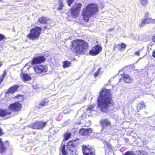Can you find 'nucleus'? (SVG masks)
Instances as JSON below:
<instances>
[{
  "mask_svg": "<svg viewBox=\"0 0 155 155\" xmlns=\"http://www.w3.org/2000/svg\"><path fill=\"white\" fill-rule=\"evenodd\" d=\"M6 74V72L5 71H4V73L2 76L0 77V84L3 81V79H4Z\"/></svg>",
  "mask_w": 155,
  "mask_h": 155,
  "instance_id": "cd10ccee",
  "label": "nucleus"
},
{
  "mask_svg": "<svg viewBox=\"0 0 155 155\" xmlns=\"http://www.w3.org/2000/svg\"><path fill=\"white\" fill-rule=\"evenodd\" d=\"M153 56L154 58H155V50L153 51Z\"/></svg>",
  "mask_w": 155,
  "mask_h": 155,
  "instance_id": "58836bf2",
  "label": "nucleus"
},
{
  "mask_svg": "<svg viewBox=\"0 0 155 155\" xmlns=\"http://www.w3.org/2000/svg\"><path fill=\"white\" fill-rule=\"evenodd\" d=\"M34 69L35 72L38 74L42 72H46L48 71V67L46 65H39L34 66Z\"/></svg>",
  "mask_w": 155,
  "mask_h": 155,
  "instance_id": "6e6552de",
  "label": "nucleus"
},
{
  "mask_svg": "<svg viewBox=\"0 0 155 155\" xmlns=\"http://www.w3.org/2000/svg\"><path fill=\"white\" fill-rule=\"evenodd\" d=\"M39 22L41 23H46L47 22V19L46 18L42 17L38 19Z\"/></svg>",
  "mask_w": 155,
  "mask_h": 155,
  "instance_id": "5701e85b",
  "label": "nucleus"
},
{
  "mask_svg": "<svg viewBox=\"0 0 155 155\" xmlns=\"http://www.w3.org/2000/svg\"><path fill=\"white\" fill-rule=\"evenodd\" d=\"M124 155H135L133 152L132 151H127L126 152Z\"/></svg>",
  "mask_w": 155,
  "mask_h": 155,
  "instance_id": "2f4dec72",
  "label": "nucleus"
},
{
  "mask_svg": "<svg viewBox=\"0 0 155 155\" xmlns=\"http://www.w3.org/2000/svg\"><path fill=\"white\" fill-rule=\"evenodd\" d=\"M21 77L23 81H28L31 79V77L29 75L26 74L21 73Z\"/></svg>",
  "mask_w": 155,
  "mask_h": 155,
  "instance_id": "f3484780",
  "label": "nucleus"
},
{
  "mask_svg": "<svg viewBox=\"0 0 155 155\" xmlns=\"http://www.w3.org/2000/svg\"><path fill=\"white\" fill-rule=\"evenodd\" d=\"M140 54V51H138L136 52L135 53V54L137 55V56H139Z\"/></svg>",
  "mask_w": 155,
  "mask_h": 155,
  "instance_id": "e433bc0d",
  "label": "nucleus"
},
{
  "mask_svg": "<svg viewBox=\"0 0 155 155\" xmlns=\"http://www.w3.org/2000/svg\"><path fill=\"white\" fill-rule=\"evenodd\" d=\"M2 142V140L1 138H0V143Z\"/></svg>",
  "mask_w": 155,
  "mask_h": 155,
  "instance_id": "c03bdc74",
  "label": "nucleus"
},
{
  "mask_svg": "<svg viewBox=\"0 0 155 155\" xmlns=\"http://www.w3.org/2000/svg\"><path fill=\"white\" fill-rule=\"evenodd\" d=\"M99 10L98 5L94 3L88 4L84 6L81 11V15L84 21H87L91 16H93Z\"/></svg>",
  "mask_w": 155,
  "mask_h": 155,
  "instance_id": "f03ea898",
  "label": "nucleus"
},
{
  "mask_svg": "<svg viewBox=\"0 0 155 155\" xmlns=\"http://www.w3.org/2000/svg\"><path fill=\"white\" fill-rule=\"evenodd\" d=\"M21 105L19 102H16L12 104L8 107L9 110H12L15 111H18L20 110L21 108Z\"/></svg>",
  "mask_w": 155,
  "mask_h": 155,
  "instance_id": "9b49d317",
  "label": "nucleus"
},
{
  "mask_svg": "<svg viewBox=\"0 0 155 155\" xmlns=\"http://www.w3.org/2000/svg\"><path fill=\"white\" fill-rule=\"evenodd\" d=\"M64 113H66V112L65 111H64Z\"/></svg>",
  "mask_w": 155,
  "mask_h": 155,
  "instance_id": "49530a36",
  "label": "nucleus"
},
{
  "mask_svg": "<svg viewBox=\"0 0 155 155\" xmlns=\"http://www.w3.org/2000/svg\"><path fill=\"white\" fill-rule=\"evenodd\" d=\"M47 27L46 26H45L44 27H43V28L45 29L46 30L47 28Z\"/></svg>",
  "mask_w": 155,
  "mask_h": 155,
  "instance_id": "79ce46f5",
  "label": "nucleus"
},
{
  "mask_svg": "<svg viewBox=\"0 0 155 155\" xmlns=\"http://www.w3.org/2000/svg\"><path fill=\"white\" fill-rule=\"evenodd\" d=\"M143 19L145 20L146 24L151 23V18H148Z\"/></svg>",
  "mask_w": 155,
  "mask_h": 155,
  "instance_id": "473e14b6",
  "label": "nucleus"
},
{
  "mask_svg": "<svg viewBox=\"0 0 155 155\" xmlns=\"http://www.w3.org/2000/svg\"><path fill=\"white\" fill-rule=\"evenodd\" d=\"M71 43V49L79 53H84L88 46L87 43L83 40H77L72 41Z\"/></svg>",
  "mask_w": 155,
  "mask_h": 155,
  "instance_id": "7ed1b4c3",
  "label": "nucleus"
},
{
  "mask_svg": "<svg viewBox=\"0 0 155 155\" xmlns=\"http://www.w3.org/2000/svg\"><path fill=\"white\" fill-rule=\"evenodd\" d=\"M45 58L43 56H38L34 58L31 62V64H36L40 63L45 60Z\"/></svg>",
  "mask_w": 155,
  "mask_h": 155,
  "instance_id": "ddd939ff",
  "label": "nucleus"
},
{
  "mask_svg": "<svg viewBox=\"0 0 155 155\" xmlns=\"http://www.w3.org/2000/svg\"><path fill=\"white\" fill-rule=\"evenodd\" d=\"M5 37V36L2 34H0V41L2 40Z\"/></svg>",
  "mask_w": 155,
  "mask_h": 155,
  "instance_id": "c9c22d12",
  "label": "nucleus"
},
{
  "mask_svg": "<svg viewBox=\"0 0 155 155\" xmlns=\"http://www.w3.org/2000/svg\"><path fill=\"white\" fill-rule=\"evenodd\" d=\"M111 90L104 88L100 92L98 99V106L103 112H106L108 107L111 105Z\"/></svg>",
  "mask_w": 155,
  "mask_h": 155,
  "instance_id": "f257e3e1",
  "label": "nucleus"
},
{
  "mask_svg": "<svg viewBox=\"0 0 155 155\" xmlns=\"http://www.w3.org/2000/svg\"><path fill=\"white\" fill-rule=\"evenodd\" d=\"M63 67L64 68H67L70 67L71 64L70 62L68 61H65L63 62Z\"/></svg>",
  "mask_w": 155,
  "mask_h": 155,
  "instance_id": "b1692460",
  "label": "nucleus"
},
{
  "mask_svg": "<svg viewBox=\"0 0 155 155\" xmlns=\"http://www.w3.org/2000/svg\"><path fill=\"white\" fill-rule=\"evenodd\" d=\"M71 134L70 133H67L65 134L64 135V140H67L71 137Z\"/></svg>",
  "mask_w": 155,
  "mask_h": 155,
  "instance_id": "a878e982",
  "label": "nucleus"
},
{
  "mask_svg": "<svg viewBox=\"0 0 155 155\" xmlns=\"http://www.w3.org/2000/svg\"><path fill=\"white\" fill-rule=\"evenodd\" d=\"M21 97V99H22V97L21 96H20V95H18V97Z\"/></svg>",
  "mask_w": 155,
  "mask_h": 155,
  "instance_id": "37998d69",
  "label": "nucleus"
},
{
  "mask_svg": "<svg viewBox=\"0 0 155 155\" xmlns=\"http://www.w3.org/2000/svg\"><path fill=\"white\" fill-rule=\"evenodd\" d=\"M117 47L118 48V49L122 51L125 49L126 45L125 44L123 43L121 44H119L118 45H115L114 46V49H115V48Z\"/></svg>",
  "mask_w": 155,
  "mask_h": 155,
  "instance_id": "6ab92c4d",
  "label": "nucleus"
},
{
  "mask_svg": "<svg viewBox=\"0 0 155 155\" xmlns=\"http://www.w3.org/2000/svg\"><path fill=\"white\" fill-rule=\"evenodd\" d=\"M42 29L39 27H36L31 30L30 34L28 35V37L31 39H34L37 37L41 33Z\"/></svg>",
  "mask_w": 155,
  "mask_h": 155,
  "instance_id": "39448f33",
  "label": "nucleus"
},
{
  "mask_svg": "<svg viewBox=\"0 0 155 155\" xmlns=\"http://www.w3.org/2000/svg\"><path fill=\"white\" fill-rule=\"evenodd\" d=\"M60 150H61L63 155H67V153L69 154L68 150H65V145L63 144V142L60 148Z\"/></svg>",
  "mask_w": 155,
  "mask_h": 155,
  "instance_id": "412c9836",
  "label": "nucleus"
},
{
  "mask_svg": "<svg viewBox=\"0 0 155 155\" xmlns=\"http://www.w3.org/2000/svg\"><path fill=\"white\" fill-rule=\"evenodd\" d=\"M100 124L102 127V132H110L111 128L110 122L108 119H104L100 121Z\"/></svg>",
  "mask_w": 155,
  "mask_h": 155,
  "instance_id": "20e7f679",
  "label": "nucleus"
},
{
  "mask_svg": "<svg viewBox=\"0 0 155 155\" xmlns=\"http://www.w3.org/2000/svg\"><path fill=\"white\" fill-rule=\"evenodd\" d=\"M151 23H155V19H151Z\"/></svg>",
  "mask_w": 155,
  "mask_h": 155,
  "instance_id": "4c0bfd02",
  "label": "nucleus"
},
{
  "mask_svg": "<svg viewBox=\"0 0 155 155\" xmlns=\"http://www.w3.org/2000/svg\"><path fill=\"white\" fill-rule=\"evenodd\" d=\"M19 87L18 85H15L11 87L8 90V93H13L18 90Z\"/></svg>",
  "mask_w": 155,
  "mask_h": 155,
  "instance_id": "aec40b11",
  "label": "nucleus"
},
{
  "mask_svg": "<svg viewBox=\"0 0 155 155\" xmlns=\"http://www.w3.org/2000/svg\"><path fill=\"white\" fill-rule=\"evenodd\" d=\"M3 134L2 132V130L1 128H0V136L2 135Z\"/></svg>",
  "mask_w": 155,
  "mask_h": 155,
  "instance_id": "ea45409f",
  "label": "nucleus"
},
{
  "mask_svg": "<svg viewBox=\"0 0 155 155\" xmlns=\"http://www.w3.org/2000/svg\"><path fill=\"white\" fill-rule=\"evenodd\" d=\"M102 49L101 47L98 45L93 47L91 50L89 51V53L91 55H96L99 54L101 51Z\"/></svg>",
  "mask_w": 155,
  "mask_h": 155,
  "instance_id": "9d476101",
  "label": "nucleus"
},
{
  "mask_svg": "<svg viewBox=\"0 0 155 155\" xmlns=\"http://www.w3.org/2000/svg\"><path fill=\"white\" fill-rule=\"evenodd\" d=\"M48 101L47 99H44L40 104H37V106L38 108H41L43 106L47 105L48 104Z\"/></svg>",
  "mask_w": 155,
  "mask_h": 155,
  "instance_id": "a211bd4d",
  "label": "nucleus"
},
{
  "mask_svg": "<svg viewBox=\"0 0 155 155\" xmlns=\"http://www.w3.org/2000/svg\"><path fill=\"white\" fill-rule=\"evenodd\" d=\"M46 124H47L46 122L44 121L37 122L31 124L30 125V127L34 129H39L44 127Z\"/></svg>",
  "mask_w": 155,
  "mask_h": 155,
  "instance_id": "f8f14e48",
  "label": "nucleus"
},
{
  "mask_svg": "<svg viewBox=\"0 0 155 155\" xmlns=\"http://www.w3.org/2000/svg\"><path fill=\"white\" fill-rule=\"evenodd\" d=\"M100 68H99L97 72H95L94 74V76L95 77H97L98 75L99 74V72L100 71Z\"/></svg>",
  "mask_w": 155,
  "mask_h": 155,
  "instance_id": "f704fd0d",
  "label": "nucleus"
},
{
  "mask_svg": "<svg viewBox=\"0 0 155 155\" xmlns=\"http://www.w3.org/2000/svg\"><path fill=\"white\" fill-rule=\"evenodd\" d=\"M141 5L143 6H145L148 3V0H139Z\"/></svg>",
  "mask_w": 155,
  "mask_h": 155,
  "instance_id": "393cba45",
  "label": "nucleus"
},
{
  "mask_svg": "<svg viewBox=\"0 0 155 155\" xmlns=\"http://www.w3.org/2000/svg\"><path fill=\"white\" fill-rule=\"evenodd\" d=\"M74 0H68V5L70 6L71 4L73 2Z\"/></svg>",
  "mask_w": 155,
  "mask_h": 155,
  "instance_id": "72a5a7b5",
  "label": "nucleus"
},
{
  "mask_svg": "<svg viewBox=\"0 0 155 155\" xmlns=\"http://www.w3.org/2000/svg\"><path fill=\"white\" fill-rule=\"evenodd\" d=\"M5 150V148L3 144L1 145L0 148V151L1 152H3Z\"/></svg>",
  "mask_w": 155,
  "mask_h": 155,
  "instance_id": "7c9ffc66",
  "label": "nucleus"
},
{
  "mask_svg": "<svg viewBox=\"0 0 155 155\" xmlns=\"http://www.w3.org/2000/svg\"><path fill=\"white\" fill-rule=\"evenodd\" d=\"M122 77L124 81L126 83H131L133 81V78L128 74H124Z\"/></svg>",
  "mask_w": 155,
  "mask_h": 155,
  "instance_id": "dca6fc26",
  "label": "nucleus"
},
{
  "mask_svg": "<svg viewBox=\"0 0 155 155\" xmlns=\"http://www.w3.org/2000/svg\"><path fill=\"white\" fill-rule=\"evenodd\" d=\"M92 132V130L91 128H82L79 131V133L84 136L89 135Z\"/></svg>",
  "mask_w": 155,
  "mask_h": 155,
  "instance_id": "2eb2a0df",
  "label": "nucleus"
},
{
  "mask_svg": "<svg viewBox=\"0 0 155 155\" xmlns=\"http://www.w3.org/2000/svg\"><path fill=\"white\" fill-rule=\"evenodd\" d=\"M104 143L105 145L106 144V145L108 146L109 145V143H108L106 141H105L104 142Z\"/></svg>",
  "mask_w": 155,
  "mask_h": 155,
  "instance_id": "a19ab883",
  "label": "nucleus"
},
{
  "mask_svg": "<svg viewBox=\"0 0 155 155\" xmlns=\"http://www.w3.org/2000/svg\"><path fill=\"white\" fill-rule=\"evenodd\" d=\"M112 30V29H110V31H111Z\"/></svg>",
  "mask_w": 155,
  "mask_h": 155,
  "instance_id": "a18cd8bd",
  "label": "nucleus"
},
{
  "mask_svg": "<svg viewBox=\"0 0 155 155\" xmlns=\"http://www.w3.org/2000/svg\"><path fill=\"white\" fill-rule=\"evenodd\" d=\"M95 105L94 104H92L91 105H89L88 108H87V110H91L92 111L93 110V109Z\"/></svg>",
  "mask_w": 155,
  "mask_h": 155,
  "instance_id": "c756f323",
  "label": "nucleus"
},
{
  "mask_svg": "<svg viewBox=\"0 0 155 155\" xmlns=\"http://www.w3.org/2000/svg\"><path fill=\"white\" fill-rule=\"evenodd\" d=\"M146 24L145 20L143 19L142 20L141 22L139 24V26L140 27H141L144 26Z\"/></svg>",
  "mask_w": 155,
  "mask_h": 155,
  "instance_id": "c85d7f7f",
  "label": "nucleus"
},
{
  "mask_svg": "<svg viewBox=\"0 0 155 155\" xmlns=\"http://www.w3.org/2000/svg\"><path fill=\"white\" fill-rule=\"evenodd\" d=\"M63 4L62 2L61 1H60L59 2V5L58 7V9L61 10L63 8Z\"/></svg>",
  "mask_w": 155,
  "mask_h": 155,
  "instance_id": "bb28decb",
  "label": "nucleus"
},
{
  "mask_svg": "<svg viewBox=\"0 0 155 155\" xmlns=\"http://www.w3.org/2000/svg\"><path fill=\"white\" fill-rule=\"evenodd\" d=\"M145 105L143 101H141L140 103L138 104L137 105V108L138 109H140L144 107H145Z\"/></svg>",
  "mask_w": 155,
  "mask_h": 155,
  "instance_id": "4be33fe9",
  "label": "nucleus"
},
{
  "mask_svg": "<svg viewBox=\"0 0 155 155\" xmlns=\"http://www.w3.org/2000/svg\"><path fill=\"white\" fill-rule=\"evenodd\" d=\"M11 114V111L8 110H3L1 109L0 110V116L5 117L7 116V118H8L10 117V115Z\"/></svg>",
  "mask_w": 155,
  "mask_h": 155,
  "instance_id": "4468645a",
  "label": "nucleus"
},
{
  "mask_svg": "<svg viewBox=\"0 0 155 155\" xmlns=\"http://www.w3.org/2000/svg\"><path fill=\"white\" fill-rule=\"evenodd\" d=\"M81 4L79 3H75L73 7L71 9V13L74 16H76L79 12L81 8Z\"/></svg>",
  "mask_w": 155,
  "mask_h": 155,
  "instance_id": "1a4fd4ad",
  "label": "nucleus"
},
{
  "mask_svg": "<svg viewBox=\"0 0 155 155\" xmlns=\"http://www.w3.org/2000/svg\"><path fill=\"white\" fill-rule=\"evenodd\" d=\"M83 152L84 155H94V150L91 146L85 145L82 146Z\"/></svg>",
  "mask_w": 155,
  "mask_h": 155,
  "instance_id": "0eeeda50",
  "label": "nucleus"
},
{
  "mask_svg": "<svg viewBox=\"0 0 155 155\" xmlns=\"http://www.w3.org/2000/svg\"><path fill=\"white\" fill-rule=\"evenodd\" d=\"M77 140L70 141L68 142L67 145L68 150L69 151V154L73 155L75 153V147H76Z\"/></svg>",
  "mask_w": 155,
  "mask_h": 155,
  "instance_id": "423d86ee",
  "label": "nucleus"
}]
</instances>
